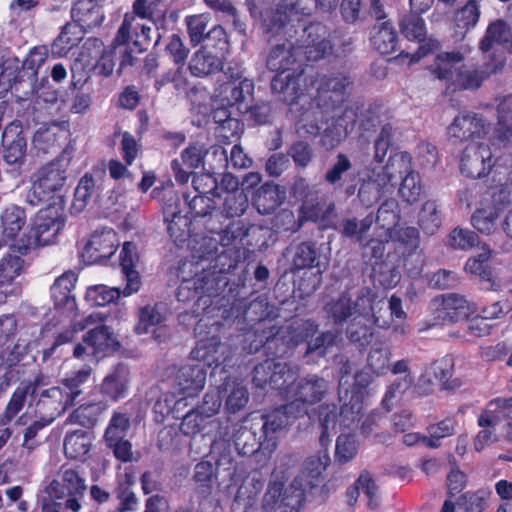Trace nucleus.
<instances>
[{
	"instance_id": "1",
	"label": "nucleus",
	"mask_w": 512,
	"mask_h": 512,
	"mask_svg": "<svg viewBox=\"0 0 512 512\" xmlns=\"http://www.w3.org/2000/svg\"><path fill=\"white\" fill-rule=\"evenodd\" d=\"M318 84L315 101L317 106L325 113H332L331 118L335 121V135L330 138L333 131L325 130L322 142L325 146L333 148L345 138L357 121L360 119V128L364 131L371 130V112L358 115L357 104H345V91L349 86V79L343 74H336L331 77H322L313 82Z\"/></svg>"
},
{
	"instance_id": "2",
	"label": "nucleus",
	"mask_w": 512,
	"mask_h": 512,
	"mask_svg": "<svg viewBox=\"0 0 512 512\" xmlns=\"http://www.w3.org/2000/svg\"><path fill=\"white\" fill-rule=\"evenodd\" d=\"M298 2H296L297 4ZM295 3L251 2L249 10L266 32L276 35L283 32L289 38L283 43L273 45L268 53L266 65L271 71L287 73L300 57V48L291 40L293 25L286 23L294 13Z\"/></svg>"
},
{
	"instance_id": "3",
	"label": "nucleus",
	"mask_w": 512,
	"mask_h": 512,
	"mask_svg": "<svg viewBox=\"0 0 512 512\" xmlns=\"http://www.w3.org/2000/svg\"><path fill=\"white\" fill-rule=\"evenodd\" d=\"M72 154L65 148L59 157L42 166L34 175V180L27 193V201L34 206L62 204V193L66 184V171Z\"/></svg>"
},
{
	"instance_id": "4",
	"label": "nucleus",
	"mask_w": 512,
	"mask_h": 512,
	"mask_svg": "<svg viewBox=\"0 0 512 512\" xmlns=\"http://www.w3.org/2000/svg\"><path fill=\"white\" fill-rule=\"evenodd\" d=\"M91 371V367L85 365L63 379L61 385L43 390L36 403V413L39 417L52 423L74 405L82 394L81 385L88 381Z\"/></svg>"
},
{
	"instance_id": "5",
	"label": "nucleus",
	"mask_w": 512,
	"mask_h": 512,
	"mask_svg": "<svg viewBox=\"0 0 512 512\" xmlns=\"http://www.w3.org/2000/svg\"><path fill=\"white\" fill-rule=\"evenodd\" d=\"M286 470L281 462L272 473L268 490L264 495L263 505L273 512H298L308 486L302 482L301 477H295L286 485Z\"/></svg>"
},
{
	"instance_id": "6",
	"label": "nucleus",
	"mask_w": 512,
	"mask_h": 512,
	"mask_svg": "<svg viewBox=\"0 0 512 512\" xmlns=\"http://www.w3.org/2000/svg\"><path fill=\"white\" fill-rule=\"evenodd\" d=\"M64 226V219L57 208L49 206L41 209L29 232L17 240L13 247L20 254L55 243L58 233Z\"/></svg>"
},
{
	"instance_id": "7",
	"label": "nucleus",
	"mask_w": 512,
	"mask_h": 512,
	"mask_svg": "<svg viewBox=\"0 0 512 512\" xmlns=\"http://www.w3.org/2000/svg\"><path fill=\"white\" fill-rule=\"evenodd\" d=\"M86 491L85 479L72 468L62 467L57 477L45 488L48 500L60 509L79 512Z\"/></svg>"
},
{
	"instance_id": "8",
	"label": "nucleus",
	"mask_w": 512,
	"mask_h": 512,
	"mask_svg": "<svg viewBox=\"0 0 512 512\" xmlns=\"http://www.w3.org/2000/svg\"><path fill=\"white\" fill-rule=\"evenodd\" d=\"M221 328V323L201 319L195 326V333L199 337L192 356L198 361L205 362L208 366H219L227 364L230 361V348L220 342L217 333Z\"/></svg>"
},
{
	"instance_id": "9",
	"label": "nucleus",
	"mask_w": 512,
	"mask_h": 512,
	"mask_svg": "<svg viewBox=\"0 0 512 512\" xmlns=\"http://www.w3.org/2000/svg\"><path fill=\"white\" fill-rule=\"evenodd\" d=\"M328 389V383L316 375L289 381L284 392L288 400L287 409L294 417H300L307 412V407L320 401Z\"/></svg>"
},
{
	"instance_id": "10",
	"label": "nucleus",
	"mask_w": 512,
	"mask_h": 512,
	"mask_svg": "<svg viewBox=\"0 0 512 512\" xmlns=\"http://www.w3.org/2000/svg\"><path fill=\"white\" fill-rule=\"evenodd\" d=\"M326 75H306L303 71L299 73H278L271 81V90L279 100L292 105L297 103L307 93L314 97L317 95L318 84L314 83Z\"/></svg>"
},
{
	"instance_id": "11",
	"label": "nucleus",
	"mask_w": 512,
	"mask_h": 512,
	"mask_svg": "<svg viewBox=\"0 0 512 512\" xmlns=\"http://www.w3.org/2000/svg\"><path fill=\"white\" fill-rule=\"evenodd\" d=\"M430 307L435 320L441 324L464 321L477 312L475 303L456 293H449L434 298Z\"/></svg>"
},
{
	"instance_id": "12",
	"label": "nucleus",
	"mask_w": 512,
	"mask_h": 512,
	"mask_svg": "<svg viewBox=\"0 0 512 512\" xmlns=\"http://www.w3.org/2000/svg\"><path fill=\"white\" fill-rule=\"evenodd\" d=\"M130 427L131 422L127 414L114 412L103 436L106 447L121 462H131L134 460L132 443L126 439Z\"/></svg>"
},
{
	"instance_id": "13",
	"label": "nucleus",
	"mask_w": 512,
	"mask_h": 512,
	"mask_svg": "<svg viewBox=\"0 0 512 512\" xmlns=\"http://www.w3.org/2000/svg\"><path fill=\"white\" fill-rule=\"evenodd\" d=\"M372 304H374V301L372 300L371 291L368 288H363L355 300L351 298L349 293L343 292L327 302L324 310L327 317L332 319L335 324H341L348 318L353 319L360 313H366Z\"/></svg>"
},
{
	"instance_id": "14",
	"label": "nucleus",
	"mask_w": 512,
	"mask_h": 512,
	"mask_svg": "<svg viewBox=\"0 0 512 512\" xmlns=\"http://www.w3.org/2000/svg\"><path fill=\"white\" fill-rule=\"evenodd\" d=\"M2 142L5 172L11 177L17 178L21 175L27 149V142L21 127L16 124L7 126L2 134Z\"/></svg>"
},
{
	"instance_id": "15",
	"label": "nucleus",
	"mask_w": 512,
	"mask_h": 512,
	"mask_svg": "<svg viewBox=\"0 0 512 512\" xmlns=\"http://www.w3.org/2000/svg\"><path fill=\"white\" fill-rule=\"evenodd\" d=\"M384 308L383 302H374L366 313H360L355 316L347 329V335L352 342L359 343L361 346L368 345L373 337L372 325L379 328H389V317L382 314Z\"/></svg>"
},
{
	"instance_id": "16",
	"label": "nucleus",
	"mask_w": 512,
	"mask_h": 512,
	"mask_svg": "<svg viewBox=\"0 0 512 512\" xmlns=\"http://www.w3.org/2000/svg\"><path fill=\"white\" fill-rule=\"evenodd\" d=\"M165 9L158 7L157 2H134L133 12L126 13L118 30L116 40L120 44H133L136 33H139L140 22L149 20L153 23L163 20Z\"/></svg>"
},
{
	"instance_id": "17",
	"label": "nucleus",
	"mask_w": 512,
	"mask_h": 512,
	"mask_svg": "<svg viewBox=\"0 0 512 512\" xmlns=\"http://www.w3.org/2000/svg\"><path fill=\"white\" fill-rule=\"evenodd\" d=\"M332 40L326 37V30L321 24H310L302 29L300 54L303 52L307 60L317 61L329 55L334 46L337 51H342L343 41L339 38Z\"/></svg>"
},
{
	"instance_id": "18",
	"label": "nucleus",
	"mask_w": 512,
	"mask_h": 512,
	"mask_svg": "<svg viewBox=\"0 0 512 512\" xmlns=\"http://www.w3.org/2000/svg\"><path fill=\"white\" fill-rule=\"evenodd\" d=\"M253 417L261 433V439L264 442V450L268 451H273L276 448L279 434L297 418L291 414L290 409H287V404L270 413L253 415Z\"/></svg>"
},
{
	"instance_id": "19",
	"label": "nucleus",
	"mask_w": 512,
	"mask_h": 512,
	"mask_svg": "<svg viewBox=\"0 0 512 512\" xmlns=\"http://www.w3.org/2000/svg\"><path fill=\"white\" fill-rule=\"evenodd\" d=\"M297 373V369L284 362L268 359L254 368L253 382L259 388L269 386L283 390L284 393L288 382L293 380Z\"/></svg>"
},
{
	"instance_id": "20",
	"label": "nucleus",
	"mask_w": 512,
	"mask_h": 512,
	"mask_svg": "<svg viewBox=\"0 0 512 512\" xmlns=\"http://www.w3.org/2000/svg\"><path fill=\"white\" fill-rule=\"evenodd\" d=\"M492 166V152L488 144L473 142L465 147L460 161V169L467 177H483Z\"/></svg>"
},
{
	"instance_id": "21",
	"label": "nucleus",
	"mask_w": 512,
	"mask_h": 512,
	"mask_svg": "<svg viewBox=\"0 0 512 512\" xmlns=\"http://www.w3.org/2000/svg\"><path fill=\"white\" fill-rule=\"evenodd\" d=\"M488 131V126L482 116L478 114H462L455 117L448 127V137L454 144L470 140V143L479 142Z\"/></svg>"
},
{
	"instance_id": "22",
	"label": "nucleus",
	"mask_w": 512,
	"mask_h": 512,
	"mask_svg": "<svg viewBox=\"0 0 512 512\" xmlns=\"http://www.w3.org/2000/svg\"><path fill=\"white\" fill-rule=\"evenodd\" d=\"M120 240L111 228L95 231L82 251V257L88 263H99L109 259L116 252Z\"/></svg>"
},
{
	"instance_id": "23",
	"label": "nucleus",
	"mask_w": 512,
	"mask_h": 512,
	"mask_svg": "<svg viewBox=\"0 0 512 512\" xmlns=\"http://www.w3.org/2000/svg\"><path fill=\"white\" fill-rule=\"evenodd\" d=\"M114 54V48H107L101 40L93 38L85 42L81 52V60L98 74L109 76L115 66Z\"/></svg>"
},
{
	"instance_id": "24",
	"label": "nucleus",
	"mask_w": 512,
	"mask_h": 512,
	"mask_svg": "<svg viewBox=\"0 0 512 512\" xmlns=\"http://www.w3.org/2000/svg\"><path fill=\"white\" fill-rule=\"evenodd\" d=\"M402 33L409 40L424 41L418 51L411 55L410 63L418 62L421 58L425 57L428 53L433 52L440 48V43L437 39L429 38L425 40L426 29L423 19L416 15H410L403 18L400 22Z\"/></svg>"
},
{
	"instance_id": "25",
	"label": "nucleus",
	"mask_w": 512,
	"mask_h": 512,
	"mask_svg": "<svg viewBox=\"0 0 512 512\" xmlns=\"http://www.w3.org/2000/svg\"><path fill=\"white\" fill-rule=\"evenodd\" d=\"M84 344H78L74 348V356L76 358L84 355L97 357L100 353L110 348H114L117 344L114 333L107 325L94 327L84 337Z\"/></svg>"
},
{
	"instance_id": "26",
	"label": "nucleus",
	"mask_w": 512,
	"mask_h": 512,
	"mask_svg": "<svg viewBox=\"0 0 512 512\" xmlns=\"http://www.w3.org/2000/svg\"><path fill=\"white\" fill-rule=\"evenodd\" d=\"M207 155H209V149L206 145L198 142L185 148L181 153V160L172 161V170L176 181L180 184L187 183L191 174L190 170L199 168Z\"/></svg>"
},
{
	"instance_id": "27",
	"label": "nucleus",
	"mask_w": 512,
	"mask_h": 512,
	"mask_svg": "<svg viewBox=\"0 0 512 512\" xmlns=\"http://www.w3.org/2000/svg\"><path fill=\"white\" fill-rule=\"evenodd\" d=\"M258 431L253 415H249L238 425L233 433V442L239 453L251 455L260 448L264 449V442Z\"/></svg>"
},
{
	"instance_id": "28",
	"label": "nucleus",
	"mask_w": 512,
	"mask_h": 512,
	"mask_svg": "<svg viewBox=\"0 0 512 512\" xmlns=\"http://www.w3.org/2000/svg\"><path fill=\"white\" fill-rule=\"evenodd\" d=\"M17 329L16 319L11 315L0 317V368L2 366L11 367L20 360V346L8 344L11 337L15 335Z\"/></svg>"
},
{
	"instance_id": "29",
	"label": "nucleus",
	"mask_w": 512,
	"mask_h": 512,
	"mask_svg": "<svg viewBox=\"0 0 512 512\" xmlns=\"http://www.w3.org/2000/svg\"><path fill=\"white\" fill-rule=\"evenodd\" d=\"M206 420L208 419L201 415L197 408L192 409L183 416L180 429L185 435H195L201 431H205L206 435H210L213 433V429H216L215 438L222 439L227 435L226 427H221L219 420Z\"/></svg>"
},
{
	"instance_id": "30",
	"label": "nucleus",
	"mask_w": 512,
	"mask_h": 512,
	"mask_svg": "<svg viewBox=\"0 0 512 512\" xmlns=\"http://www.w3.org/2000/svg\"><path fill=\"white\" fill-rule=\"evenodd\" d=\"M206 382V371L200 364L183 366L177 374L176 383L179 392L187 402L188 398L196 396Z\"/></svg>"
},
{
	"instance_id": "31",
	"label": "nucleus",
	"mask_w": 512,
	"mask_h": 512,
	"mask_svg": "<svg viewBox=\"0 0 512 512\" xmlns=\"http://www.w3.org/2000/svg\"><path fill=\"white\" fill-rule=\"evenodd\" d=\"M464 60L463 54L458 51L441 52L436 55L431 65V73L439 80L444 81L451 88L457 71V67Z\"/></svg>"
},
{
	"instance_id": "32",
	"label": "nucleus",
	"mask_w": 512,
	"mask_h": 512,
	"mask_svg": "<svg viewBox=\"0 0 512 512\" xmlns=\"http://www.w3.org/2000/svg\"><path fill=\"white\" fill-rule=\"evenodd\" d=\"M224 58L208 47H201L192 55L189 69L194 76L203 77L221 70Z\"/></svg>"
},
{
	"instance_id": "33",
	"label": "nucleus",
	"mask_w": 512,
	"mask_h": 512,
	"mask_svg": "<svg viewBox=\"0 0 512 512\" xmlns=\"http://www.w3.org/2000/svg\"><path fill=\"white\" fill-rule=\"evenodd\" d=\"M136 258L135 245L130 242H125L120 253V265L126 281V286L122 292L124 296H130L136 293L141 286L140 275L134 269Z\"/></svg>"
},
{
	"instance_id": "34",
	"label": "nucleus",
	"mask_w": 512,
	"mask_h": 512,
	"mask_svg": "<svg viewBox=\"0 0 512 512\" xmlns=\"http://www.w3.org/2000/svg\"><path fill=\"white\" fill-rule=\"evenodd\" d=\"M505 419H512V396L491 400L478 418L480 427H496Z\"/></svg>"
},
{
	"instance_id": "35",
	"label": "nucleus",
	"mask_w": 512,
	"mask_h": 512,
	"mask_svg": "<svg viewBox=\"0 0 512 512\" xmlns=\"http://www.w3.org/2000/svg\"><path fill=\"white\" fill-rule=\"evenodd\" d=\"M500 46L508 52H512V32L501 20L489 25L486 35L480 42V49L483 52L491 49L497 52Z\"/></svg>"
},
{
	"instance_id": "36",
	"label": "nucleus",
	"mask_w": 512,
	"mask_h": 512,
	"mask_svg": "<svg viewBox=\"0 0 512 512\" xmlns=\"http://www.w3.org/2000/svg\"><path fill=\"white\" fill-rule=\"evenodd\" d=\"M252 91L253 83L248 79L229 81L219 87L217 97L223 106H241Z\"/></svg>"
},
{
	"instance_id": "37",
	"label": "nucleus",
	"mask_w": 512,
	"mask_h": 512,
	"mask_svg": "<svg viewBox=\"0 0 512 512\" xmlns=\"http://www.w3.org/2000/svg\"><path fill=\"white\" fill-rule=\"evenodd\" d=\"M93 438L90 433L79 429L68 432L64 438V453L70 459L85 460L92 448Z\"/></svg>"
},
{
	"instance_id": "38",
	"label": "nucleus",
	"mask_w": 512,
	"mask_h": 512,
	"mask_svg": "<svg viewBox=\"0 0 512 512\" xmlns=\"http://www.w3.org/2000/svg\"><path fill=\"white\" fill-rule=\"evenodd\" d=\"M128 390V370L117 365L103 380L101 392L109 399L117 401L126 396Z\"/></svg>"
},
{
	"instance_id": "39",
	"label": "nucleus",
	"mask_w": 512,
	"mask_h": 512,
	"mask_svg": "<svg viewBox=\"0 0 512 512\" xmlns=\"http://www.w3.org/2000/svg\"><path fill=\"white\" fill-rule=\"evenodd\" d=\"M286 192L279 185L272 183L263 184L256 193L255 203L262 214H270L276 210L285 200Z\"/></svg>"
},
{
	"instance_id": "40",
	"label": "nucleus",
	"mask_w": 512,
	"mask_h": 512,
	"mask_svg": "<svg viewBox=\"0 0 512 512\" xmlns=\"http://www.w3.org/2000/svg\"><path fill=\"white\" fill-rule=\"evenodd\" d=\"M68 137L69 132L64 125L52 124L40 127L35 132L33 141L39 149L46 152L52 148L60 147L62 143L68 140Z\"/></svg>"
},
{
	"instance_id": "41",
	"label": "nucleus",
	"mask_w": 512,
	"mask_h": 512,
	"mask_svg": "<svg viewBox=\"0 0 512 512\" xmlns=\"http://www.w3.org/2000/svg\"><path fill=\"white\" fill-rule=\"evenodd\" d=\"M71 16L75 22L79 23L78 26L81 29L99 26L104 19L101 6L97 2H75L71 9Z\"/></svg>"
},
{
	"instance_id": "42",
	"label": "nucleus",
	"mask_w": 512,
	"mask_h": 512,
	"mask_svg": "<svg viewBox=\"0 0 512 512\" xmlns=\"http://www.w3.org/2000/svg\"><path fill=\"white\" fill-rule=\"evenodd\" d=\"M399 221L398 203L394 199L385 201L378 209L375 222L384 232L380 236L388 241L393 238Z\"/></svg>"
},
{
	"instance_id": "43",
	"label": "nucleus",
	"mask_w": 512,
	"mask_h": 512,
	"mask_svg": "<svg viewBox=\"0 0 512 512\" xmlns=\"http://www.w3.org/2000/svg\"><path fill=\"white\" fill-rule=\"evenodd\" d=\"M370 41L375 50L381 54L392 53L397 45V33L388 22L374 25Z\"/></svg>"
},
{
	"instance_id": "44",
	"label": "nucleus",
	"mask_w": 512,
	"mask_h": 512,
	"mask_svg": "<svg viewBox=\"0 0 512 512\" xmlns=\"http://www.w3.org/2000/svg\"><path fill=\"white\" fill-rule=\"evenodd\" d=\"M99 180L94 178L93 175L86 173L79 181L72 203V211L74 213L82 212L91 199L98 195Z\"/></svg>"
},
{
	"instance_id": "45",
	"label": "nucleus",
	"mask_w": 512,
	"mask_h": 512,
	"mask_svg": "<svg viewBox=\"0 0 512 512\" xmlns=\"http://www.w3.org/2000/svg\"><path fill=\"white\" fill-rule=\"evenodd\" d=\"M77 275L72 271H67L59 276L51 286V296L56 306L75 304V300L71 295L72 289L75 287Z\"/></svg>"
},
{
	"instance_id": "46",
	"label": "nucleus",
	"mask_w": 512,
	"mask_h": 512,
	"mask_svg": "<svg viewBox=\"0 0 512 512\" xmlns=\"http://www.w3.org/2000/svg\"><path fill=\"white\" fill-rule=\"evenodd\" d=\"M35 391L36 385L34 383L22 382L12 393L1 417V422L5 424V421H11L23 409L28 395H33Z\"/></svg>"
},
{
	"instance_id": "47",
	"label": "nucleus",
	"mask_w": 512,
	"mask_h": 512,
	"mask_svg": "<svg viewBox=\"0 0 512 512\" xmlns=\"http://www.w3.org/2000/svg\"><path fill=\"white\" fill-rule=\"evenodd\" d=\"M25 223V211L19 206L10 205L1 214L2 233L6 238H15Z\"/></svg>"
},
{
	"instance_id": "48",
	"label": "nucleus",
	"mask_w": 512,
	"mask_h": 512,
	"mask_svg": "<svg viewBox=\"0 0 512 512\" xmlns=\"http://www.w3.org/2000/svg\"><path fill=\"white\" fill-rule=\"evenodd\" d=\"M167 308L163 303L146 305L139 311V322L135 326L138 334L148 333L151 327L159 325L166 318Z\"/></svg>"
},
{
	"instance_id": "49",
	"label": "nucleus",
	"mask_w": 512,
	"mask_h": 512,
	"mask_svg": "<svg viewBox=\"0 0 512 512\" xmlns=\"http://www.w3.org/2000/svg\"><path fill=\"white\" fill-rule=\"evenodd\" d=\"M330 462V457L326 451H321L316 455H313L305 461L304 470L298 477L302 478V482L309 488L314 487L321 473L325 470L326 466Z\"/></svg>"
},
{
	"instance_id": "50",
	"label": "nucleus",
	"mask_w": 512,
	"mask_h": 512,
	"mask_svg": "<svg viewBox=\"0 0 512 512\" xmlns=\"http://www.w3.org/2000/svg\"><path fill=\"white\" fill-rule=\"evenodd\" d=\"M489 73L476 67L462 66L456 73L455 80L451 86L453 90L477 89L488 77Z\"/></svg>"
},
{
	"instance_id": "51",
	"label": "nucleus",
	"mask_w": 512,
	"mask_h": 512,
	"mask_svg": "<svg viewBox=\"0 0 512 512\" xmlns=\"http://www.w3.org/2000/svg\"><path fill=\"white\" fill-rule=\"evenodd\" d=\"M263 486L264 482L260 474L254 473L247 476L236 492L235 501L244 508L250 507Z\"/></svg>"
},
{
	"instance_id": "52",
	"label": "nucleus",
	"mask_w": 512,
	"mask_h": 512,
	"mask_svg": "<svg viewBox=\"0 0 512 512\" xmlns=\"http://www.w3.org/2000/svg\"><path fill=\"white\" fill-rule=\"evenodd\" d=\"M360 492H363L368 497L371 508L378 506L377 487L368 473H362L354 486L347 491L349 505H354L357 502Z\"/></svg>"
},
{
	"instance_id": "53",
	"label": "nucleus",
	"mask_w": 512,
	"mask_h": 512,
	"mask_svg": "<svg viewBox=\"0 0 512 512\" xmlns=\"http://www.w3.org/2000/svg\"><path fill=\"white\" fill-rule=\"evenodd\" d=\"M499 210L495 205L489 204L478 208L471 217V223L475 229L483 234H491L497 228Z\"/></svg>"
},
{
	"instance_id": "54",
	"label": "nucleus",
	"mask_w": 512,
	"mask_h": 512,
	"mask_svg": "<svg viewBox=\"0 0 512 512\" xmlns=\"http://www.w3.org/2000/svg\"><path fill=\"white\" fill-rule=\"evenodd\" d=\"M83 38V31L77 24H67L54 41L52 50L58 56L66 55Z\"/></svg>"
},
{
	"instance_id": "55",
	"label": "nucleus",
	"mask_w": 512,
	"mask_h": 512,
	"mask_svg": "<svg viewBox=\"0 0 512 512\" xmlns=\"http://www.w3.org/2000/svg\"><path fill=\"white\" fill-rule=\"evenodd\" d=\"M226 393V409L235 413L246 407L249 401V393L246 386L241 383L228 380L223 385Z\"/></svg>"
},
{
	"instance_id": "56",
	"label": "nucleus",
	"mask_w": 512,
	"mask_h": 512,
	"mask_svg": "<svg viewBox=\"0 0 512 512\" xmlns=\"http://www.w3.org/2000/svg\"><path fill=\"white\" fill-rule=\"evenodd\" d=\"M418 224L424 233L435 234L442 224L441 211L434 201H426L419 212Z\"/></svg>"
},
{
	"instance_id": "57",
	"label": "nucleus",
	"mask_w": 512,
	"mask_h": 512,
	"mask_svg": "<svg viewBox=\"0 0 512 512\" xmlns=\"http://www.w3.org/2000/svg\"><path fill=\"white\" fill-rule=\"evenodd\" d=\"M414 383L413 376H400L398 377L386 390L382 399L383 408L389 412L405 395V393L412 387Z\"/></svg>"
},
{
	"instance_id": "58",
	"label": "nucleus",
	"mask_w": 512,
	"mask_h": 512,
	"mask_svg": "<svg viewBox=\"0 0 512 512\" xmlns=\"http://www.w3.org/2000/svg\"><path fill=\"white\" fill-rule=\"evenodd\" d=\"M223 199L222 212L226 217H239L248 207V197L244 191H227L218 194Z\"/></svg>"
},
{
	"instance_id": "59",
	"label": "nucleus",
	"mask_w": 512,
	"mask_h": 512,
	"mask_svg": "<svg viewBox=\"0 0 512 512\" xmlns=\"http://www.w3.org/2000/svg\"><path fill=\"white\" fill-rule=\"evenodd\" d=\"M193 479L196 489L204 497L211 494L216 479L214 467L209 461H201L195 465Z\"/></svg>"
},
{
	"instance_id": "60",
	"label": "nucleus",
	"mask_w": 512,
	"mask_h": 512,
	"mask_svg": "<svg viewBox=\"0 0 512 512\" xmlns=\"http://www.w3.org/2000/svg\"><path fill=\"white\" fill-rule=\"evenodd\" d=\"M104 410L105 405L101 402L83 404L72 412L69 421L82 426H93Z\"/></svg>"
},
{
	"instance_id": "61",
	"label": "nucleus",
	"mask_w": 512,
	"mask_h": 512,
	"mask_svg": "<svg viewBox=\"0 0 512 512\" xmlns=\"http://www.w3.org/2000/svg\"><path fill=\"white\" fill-rule=\"evenodd\" d=\"M317 249L311 242H303L293 249L292 264L296 269H305L318 266Z\"/></svg>"
},
{
	"instance_id": "62",
	"label": "nucleus",
	"mask_w": 512,
	"mask_h": 512,
	"mask_svg": "<svg viewBox=\"0 0 512 512\" xmlns=\"http://www.w3.org/2000/svg\"><path fill=\"white\" fill-rule=\"evenodd\" d=\"M446 244L456 250H469L479 244V237L470 229L456 227L448 234Z\"/></svg>"
},
{
	"instance_id": "63",
	"label": "nucleus",
	"mask_w": 512,
	"mask_h": 512,
	"mask_svg": "<svg viewBox=\"0 0 512 512\" xmlns=\"http://www.w3.org/2000/svg\"><path fill=\"white\" fill-rule=\"evenodd\" d=\"M118 288L108 287L106 285H94L87 289L85 299L93 306H105L120 296Z\"/></svg>"
},
{
	"instance_id": "64",
	"label": "nucleus",
	"mask_w": 512,
	"mask_h": 512,
	"mask_svg": "<svg viewBox=\"0 0 512 512\" xmlns=\"http://www.w3.org/2000/svg\"><path fill=\"white\" fill-rule=\"evenodd\" d=\"M500 133L506 139L512 138V94L505 96L497 105Z\"/></svg>"
}]
</instances>
